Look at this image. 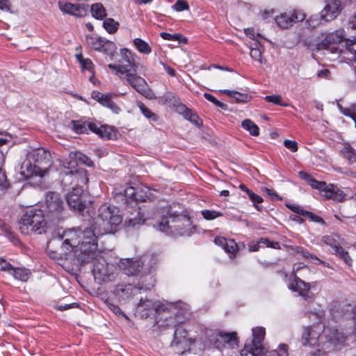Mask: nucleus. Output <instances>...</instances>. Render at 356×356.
Masks as SVG:
<instances>
[{"mask_svg": "<svg viewBox=\"0 0 356 356\" xmlns=\"http://www.w3.org/2000/svg\"><path fill=\"white\" fill-rule=\"evenodd\" d=\"M85 230L81 232L79 229H72L65 231L63 234L54 236L47 244V251L49 257L53 259H62L65 258L72 251L80 261H88L92 254H95V250L83 251V244L89 239L84 237ZM89 245L87 244L86 248Z\"/></svg>", "mask_w": 356, "mask_h": 356, "instance_id": "obj_1", "label": "nucleus"}, {"mask_svg": "<svg viewBox=\"0 0 356 356\" xmlns=\"http://www.w3.org/2000/svg\"><path fill=\"white\" fill-rule=\"evenodd\" d=\"M121 222L122 216L117 207L106 204H102L98 209V214L94 218L92 226L85 229L84 237L89 239V241H86L89 245L87 250L92 251L97 249V236L113 232L116 226ZM86 245L87 243L83 244V251H86Z\"/></svg>", "mask_w": 356, "mask_h": 356, "instance_id": "obj_2", "label": "nucleus"}, {"mask_svg": "<svg viewBox=\"0 0 356 356\" xmlns=\"http://www.w3.org/2000/svg\"><path fill=\"white\" fill-rule=\"evenodd\" d=\"M156 228L172 236H190L194 232L191 219L182 215L172 213L169 210L167 216L162 217Z\"/></svg>", "mask_w": 356, "mask_h": 356, "instance_id": "obj_3", "label": "nucleus"}, {"mask_svg": "<svg viewBox=\"0 0 356 356\" xmlns=\"http://www.w3.org/2000/svg\"><path fill=\"white\" fill-rule=\"evenodd\" d=\"M47 225L44 213L40 209H31L22 215L19 221V229L23 234L38 232L42 234Z\"/></svg>", "mask_w": 356, "mask_h": 356, "instance_id": "obj_4", "label": "nucleus"}, {"mask_svg": "<svg viewBox=\"0 0 356 356\" xmlns=\"http://www.w3.org/2000/svg\"><path fill=\"white\" fill-rule=\"evenodd\" d=\"M95 254L90 258L88 261H81L82 264L92 262L93 267L92 272L95 280L98 283L107 282L112 281L115 278V266L108 263L102 255L97 251V248L95 250Z\"/></svg>", "mask_w": 356, "mask_h": 356, "instance_id": "obj_5", "label": "nucleus"}, {"mask_svg": "<svg viewBox=\"0 0 356 356\" xmlns=\"http://www.w3.org/2000/svg\"><path fill=\"white\" fill-rule=\"evenodd\" d=\"M83 190L81 187L74 186L72 191L66 195L68 205L74 210H77L83 216H88L93 218L95 211L92 203L86 204L83 197Z\"/></svg>", "mask_w": 356, "mask_h": 356, "instance_id": "obj_6", "label": "nucleus"}, {"mask_svg": "<svg viewBox=\"0 0 356 356\" xmlns=\"http://www.w3.org/2000/svg\"><path fill=\"white\" fill-rule=\"evenodd\" d=\"M156 259L153 254H146L140 259H121L119 267L127 275H134L140 272L143 267L149 270L156 264Z\"/></svg>", "mask_w": 356, "mask_h": 356, "instance_id": "obj_7", "label": "nucleus"}, {"mask_svg": "<svg viewBox=\"0 0 356 356\" xmlns=\"http://www.w3.org/2000/svg\"><path fill=\"white\" fill-rule=\"evenodd\" d=\"M131 67L133 68V71L129 69L122 80L126 81L129 85L143 96L149 99H154L156 97L155 95L149 88L147 81L136 74V65H131Z\"/></svg>", "mask_w": 356, "mask_h": 356, "instance_id": "obj_8", "label": "nucleus"}, {"mask_svg": "<svg viewBox=\"0 0 356 356\" xmlns=\"http://www.w3.org/2000/svg\"><path fill=\"white\" fill-rule=\"evenodd\" d=\"M301 342L303 346H314L323 342L322 327L320 324L304 327Z\"/></svg>", "mask_w": 356, "mask_h": 356, "instance_id": "obj_9", "label": "nucleus"}, {"mask_svg": "<svg viewBox=\"0 0 356 356\" xmlns=\"http://www.w3.org/2000/svg\"><path fill=\"white\" fill-rule=\"evenodd\" d=\"M62 183L65 186L74 183L75 186L81 187L82 185L86 184L88 181L87 171L81 168H76L70 171H63Z\"/></svg>", "mask_w": 356, "mask_h": 356, "instance_id": "obj_10", "label": "nucleus"}, {"mask_svg": "<svg viewBox=\"0 0 356 356\" xmlns=\"http://www.w3.org/2000/svg\"><path fill=\"white\" fill-rule=\"evenodd\" d=\"M305 15L300 10H294L281 13L276 16L275 22L281 29H289L296 22H302L305 19Z\"/></svg>", "mask_w": 356, "mask_h": 356, "instance_id": "obj_11", "label": "nucleus"}, {"mask_svg": "<svg viewBox=\"0 0 356 356\" xmlns=\"http://www.w3.org/2000/svg\"><path fill=\"white\" fill-rule=\"evenodd\" d=\"M64 207V202L59 193L49 192L47 193L45 200L46 211L52 216H57L60 214Z\"/></svg>", "mask_w": 356, "mask_h": 356, "instance_id": "obj_12", "label": "nucleus"}, {"mask_svg": "<svg viewBox=\"0 0 356 356\" xmlns=\"http://www.w3.org/2000/svg\"><path fill=\"white\" fill-rule=\"evenodd\" d=\"M88 127L90 131L103 139L113 140L118 138V132L113 127L102 124L99 122H88Z\"/></svg>", "mask_w": 356, "mask_h": 356, "instance_id": "obj_13", "label": "nucleus"}, {"mask_svg": "<svg viewBox=\"0 0 356 356\" xmlns=\"http://www.w3.org/2000/svg\"><path fill=\"white\" fill-rule=\"evenodd\" d=\"M136 311L142 317L147 318L152 312H164V306L159 301L141 298L138 302Z\"/></svg>", "mask_w": 356, "mask_h": 356, "instance_id": "obj_14", "label": "nucleus"}, {"mask_svg": "<svg viewBox=\"0 0 356 356\" xmlns=\"http://www.w3.org/2000/svg\"><path fill=\"white\" fill-rule=\"evenodd\" d=\"M312 285L294 275L293 280L291 284L290 289L298 293L299 296L304 300H309L314 298V294L310 291Z\"/></svg>", "mask_w": 356, "mask_h": 356, "instance_id": "obj_15", "label": "nucleus"}, {"mask_svg": "<svg viewBox=\"0 0 356 356\" xmlns=\"http://www.w3.org/2000/svg\"><path fill=\"white\" fill-rule=\"evenodd\" d=\"M179 318L176 322L172 323V326L176 327L174 333V339L172 341V346H178L179 345H187V331L185 328L179 326L183 323L181 312L176 314Z\"/></svg>", "mask_w": 356, "mask_h": 356, "instance_id": "obj_16", "label": "nucleus"}, {"mask_svg": "<svg viewBox=\"0 0 356 356\" xmlns=\"http://www.w3.org/2000/svg\"><path fill=\"white\" fill-rule=\"evenodd\" d=\"M341 3L339 0H326L323 9L321 11L325 22L334 19L341 11Z\"/></svg>", "mask_w": 356, "mask_h": 356, "instance_id": "obj_17", "label": "nucleus"}, {"mask_svg": "<svg viewBox=\"0 0 356 356\" xmlns=\"http://www.w3.org/2000/svg\"><path fill=\"white\" fill-rule=\"evenodd\" d=\"M343 31L338 30L327 34L323 41L316 44V49L320 51L321 49H326L329 44H337L343 41Z\"/></svg>", "mask_w": 356, "mask_h": 356, "instance_id": "obj_18", "label": "nucleus"}, {"mask_svg": "<svg viewBox=\"0 0 356 356\" xmlns=\"http://www.w3.org/2000/svg\"><path fill=\"white\" fill-rule=\"evenodd\" d=\"M50 153L47 152L42 148L33 149L29 152L26 156L29 158V160L33 163L38 165V166H42L43 164H47L49 161Z\"/></svg>", "mask_w": 356, "mask_h": 356, "instance_id": "obj_19", "label": "nucleus"}, {"mask_svg": "<svg viewBox=\"0 0 356 356\" xmlns=\"http://www.w3.org/2000/svg\"><path fill=\"white\" fill-rule=\"evenodd\" d=\"M141 289H143V287L142 286L136 287L134 286L131 284H118L115 286L113 293L116 296H118L120 298L122 299H126L131 296L136 295L138 292Z\"/></svg>", "mask_w": 356, "mask_h": 356, "instance_id": "obj_20", "label": "nucleus"}, {"mask_svg": "<svg viewBox=\"0 0 356 356\" xmlns=\"http://www.w3.org/2000/svg\"><path fill=\"white\" fill-rule=\"evenodd\" d=\"M42 166H38L37 164L33 163L29 158H26L22 163L20 167V174L25 179H28L33 175H36L39 170L42 169Z\"/></svg>", "mask_w": 356, "mask_h": 356, "instance_id": "obj_21", "label": "nucleus"}, {"mask_svg": "<svg viewBox=\"0 0 356 356\" xmlns=\"http://www.w3.org/2000/svg\"><path fill=\"white\" fill-rule=\"evenodd\" d=\"M323 339L325 338L327 342L333 344L334 346H337L345 341L346 337L337 330H334L333 331L329 330L327 329H324L323 330Z\"/></svg>", "mask_w": 356, "mask_h": 356, "instance_id": "obj_22", "label": "nucleus"}, {"mask_svg": "<svg viewBox=\"0 0 356 356\" xmlns=\"http://www.w3.org/2000/svg\"><path fill=\"white\" fill-rule=\"evenodd\" d=\"M321 193L327 199H332L337 202H341L345 197L343 192L333 184L328 186L326 184V188Z\"/></svg>", "mask_w": 356, "mask_h": 356, "instance_id": "obj_23", "label": "nucleus"}, {"mask_svg": "<svg viewBox=\"0 0 356 356\" xmlns=\"http://www.w3.org/2000/svg\"><path fill=\"white\" fill-rule=\"evenodd\" d=\"M125 197L133 199L136 201L145 202L147 195L140 188L128 186L124 190Z\"/></svg>", "mask_w": 356, "mask_h": 356, "instance_id": "obj_24", "label": "nucleus"}, {"mask_svg": "<svg viewBox=\"0 0 356 356\" xmlns=\"http://www.w3.org/2000/svg\"><path fill=\"white\" fill-rule=\"evenodd\" d=\"M345 49L343 50V57L350 61L356 62V36L344 41Z\"/></svg>", "mask_w": 356, "mask_h": 356, "instance_id": "obj_25", "label": "nucleus"}, {"mask_svg": "<svg viewBox=\"0 0 356 356\" xmlns=\"http://www.w3.org/2000/svg\"><path fill=\"white\" fill-rule=\"evenodd\" d=\"M264 351L263 346L256 345L250 341L245 344L244 348L241 351V356H259L264 353Z\"/></svg>", "mask_w": 356, "mask_h": 356, "instance_id": "obj_26", "label": "nucleus"}, {"mask_svg": "<svg viewBox=\"0 0 356 356\" xmlns=\"http://www.w3.org/2000/svg\"><path fill=\"white\" fill-rule=\"evenodd\" d=\"M91 95L94 99L97 100L99 104L106 108L112 111L118 109L117 105L111 99L108 95L102 94L97 91H93Z\"/></svg>", "mask_w": 356, "mask_h": 356, "instance_id": "obj_27", "label": "nucleus"}, {"mask_svg": "<svg viewBox=\"0 0 356 356\" xmlns=\"http://www.w3.org/2000/svg\"><path fill=\"white\" fill-rule=\"evenodd\" d=\"M145 218H143V214L140 211V209L138 208L134 210L130 216L125 219V224L128 227H136V225L143 224Z\"/></svg>", "mask_w": 356, "mask_h": 356, "instance_id": "obj_28", "label": "nucleus"}, {"mask_svg": "<svg viewBox=\"0 0 356 356\" xmlns=\"http://www.w3.org/2000/svg\"><path fill=\"white\" fill-rule=\"evenodd\" d=\"M59 161L65 168L64 171H70L78 168L74 152H70L67 156L59 159Z\"/></svg>", "mask_w": 356, "mask_h": 356, "instance_id": "obj_29", "label": "nucleus"}, {"mask_svg": "<svg viewBox=\"0 0 356 356\" xmlns=\"http://www.w3.org/2000/svg\"><path fill=\"white\" fill-rule=\"evenodd\" d=\"M163 98L166 102L172 105V108L175 109L177 111H189L186 106L180 102L179 99L175 97L172 93H165Z\"/></svg>", "mask_w": 356, "mask_h": 356, "instance_id": "obj_30", "label": "nucleus"}, {"mask_svg": "<svg viewBox=\"0 0 356 356\" xmlns=\"http://www.w3.org/2000/svg\"><path fill=\"white\" fill-rule=\"evenodd\" d=\"M322 240L326 245H329L332 248L333 253L337 252V250L341 248L339 243L340 237L337 234L324 236Z\"/></svg>", "mask_w": 356, "mask_h": 356, "instance_id": "obj_31", "label": "nucleus"}, {"mask_svg": "<svg viewBox=\"0 0 356 356\" xmlns=\"http://www.w3.org/2000/svg\"><path fill=\"white\" fill-rule=\"evenodd\" d=\"M323 17V16L321 13L312 15L306 21L307 27L308 29H313L321 25L323 22H326L325 18Z\"/></svg>", "mask_w": 356, "mask_h": 356, "instance_id": "obj_32", "label": "nucleus"}, {"mask_svg": "<svg viewBox=\"0 0 356 356\" xmlns=\"http://www.w3.org/2000/svg\"><path fill=\"white\" fill-rule=\"evenodd\" d=\"M262 47L261 42L259 40L254 42V44H251L250 47V56L255 60L259 62L260 63H263L262 60V53L261 50V47Z\"/></svg>", "mask_w": 356, "mask_h": 356, "instance_id": "obj_33", "label": "nucleus"}, {"mask_svg": "<svg viewBox=\"0 0 356 356\" xmlns=\"http://www.w3.org/2000/svg\"><path fill=\"white\" fill-rule=\"evenodd\" d=\"M90 12L92 17L97 19H102L106 16L104 6L99 3L92 4L90 8Z\"/></svg>", "mask_w": 356, "mask_h": 356, "instance_id": "obj_34", "label": "nucleus"}, {"mask_svg": "<svg viewBox=\"0 0 356 356\" xmlns=\"http://www.w3.org/2000/svg\"><path fill=\"white\" fill-rule=\"evenodd\" d=\"M134 44L136 49L141 54H149L152 51V48L149 44L140 38H135L134 40Z\"/></svg>", "mask_w": 356, "mask_h": 356, "instance_id": "obj_35", "label": "nucleus"}, {"mask_svg": "<svg viewBox=\"0 0 356 356\" xmlns=\"http://www.w3.org/2000/svg\"><path fill=\"white\" fill-rule=\"evenodd\" d=\"M242 127L249 131L250 134L253 136L259 135V129L258 126L250 119L243 120L241 123Z\"/></svg>", "mask_w": 356, "mask_h": 356, "instance_id": "obj_36", "label": "nucleus"}, {"mask_svg": "<svg viewBox=\"0 0 356 356\" xmlns=\"http://www.w3.org/2000/svg\"><path fill=\"white\" fill-rule=\"evenodd\" d=\"M11 274L15 279L22 282H26L30 277L31 271L26 268H13Z\"/></svg>", "mask_w": 356, "mask_h": 356, "instance_id": "obj_37", "label": "nucleus"}, {"mask_svg": "<svg viewBox=\"0 0 356 356\" xmlns=\"http://www.w3.org/2000/svg\"><path fill=\"white\" fill-rule=\"evenodd\" d=\"M220 92H223L234 98L236 102H247L250 99V97L247 94L241 93L234 90H221Z\"/></svg>", "mask_w": 356, "mask_h": 356, "instance_id": "obj_38", "label": "nucleus"}, {"mask_svg": "<svg viewBox=\"0 0 356 356\" xmlns=\"http://www.w3.org/2000/svg\"><path fill=\"white\" fill-rule=\"evenodd\" d=\"M252 336L253 339L251 341L252 343L256 345L262 346V341L264 339L265 336V329L262 327H257L252 329Z\"/></svg>", "mask_w": 356, "mask_h": 356, "instance_id": "obj_39", "label": "nucleus"}, {"mask_svg": "<svg viewBox=\"0 0 356 356\" xmlns=\"http://www.w3.org/2000/svg\"><path fill=\"white\" fill-rule=\"evenodd\" d=\"M341 154L350 164H352L356 161V151L351 147H344L341 150Z\"/></svg>", "mask_w": 356, "mask_h": 356, "instance_id": "obj_40", "label": "nucleus"}, {"mask_svg": "<svg viewBox=\"0 0 356 356\" xmlns=\"http://www.w3.org/2000/svg\"><path fill=\"white\" fill-rule=\"evenodd\" d=\"M288 345L281 343L277 349L266 352L264 356H289Z\"/></svg>", "mask_w": 356, "mask_h": 356, "instance_id": "obj_41", "label": "nucleus"}, {"mask_svg": "<svg viewBox=\"0 0 356 356\" xmlns=\"http://www.w3.org/2000/svg\"><path fill=\"white\" fill-rule=\"evenodd\" d=\"M88 123L83 122L82 120H72V130L76 134H88Z\"/></svg>", "mask_w": 356, "mask_h": 356, "instance_id": "obj_42", "label": "nucleus"}, {"mask_svg": "<svg viewBox=\"0 0 356 356\" xmlns=\"http://www.w3.org/2000/svg\"><path fill=\"white\" fill-rule=\"evenodd\" d=\"M87 13V6L84 3H73V8H71L70 15L76 17H83Z\"/></svg>", "mask_w": 356, "mask_h": 356, "instance_id": "obj_43", "label": "nucleus"}, {"mask_svg": "<svg viewBox=\"0 0 356 356\" xmlns=\"http://www.w3.org/2000/svg\"><path fill=\"white\" fill-rule=\"evenodd\" d=\"M160 35L163 40H166L177 41L179 43H186L187 42V39L179 33L170 34L166 32H162L160 33Z\"/></svg>", "mask_w": 356, "mask_h": 356, "instance_id": "obj_44", "label": "nucleus"}, {"mask_svg": "<svg viewBox=\"0 0 356 356\" xmlns=\"http://www.w3.org/2000/svg\"><path fill=\"white\" fill-rule=\"evenodd\" d=\"M118 22H115L112 18H107L104 20L103 23V26L104 29L109 33H114L117 31L118 29Z\"/></svg>", "mask_w": 356, "mask_h": 356, "instance_id": "obj_45", "label": "nucleus"}, {"mask_svg": "<svg viewBox=\"0 0 356 356\" xmlns=\"http://www.w3.org/2000/svg\"><path fill=\"white\" fill-rule=\"evenodd\" d=\"M218 336L226 343L233 346L236 343V338L234 333L218 332Z\"/></svg>", "mask_w": 356, "mask_h": 356, "instance_id": "obj_46", "label": "nucleus"}, {"mask_svg": "<svg viewBox=\"0 0 356 356\" xmlns=\"http://www.w3.org/2000/svg\"><path fill=\"white\" fill-rule=\"evenodd\" d=\"M184 118L194 124L197 127L202 125V120L197 115V113H181Z\"/></svg>", "mask_w": 356, "mask_h": 356, "instance_id": "obj_47", "label": "nucleus"}, {"mask_svg": "<svg viewBox=\"0 0 356 356\" xmlns=\"http://www.w3.org/2000/svg\"><path fill=\"white\" fill-rule=\"evenodd\" d=\"M225 251L230 254V257L234 256L238 250V244L233 239H227L224 248Z\"/></svg>", "mask_w": 356, "mask_h": 356, "instance_id": "obj_48", "label": "nucleus"}, {"mask_svg": "<svg viewBox=\"0 0 356 356\" xmlns=\"http://www.w3.org/2000/svg\"><path fill=\"white\" fill-rule=\"evenodd\" d=\"M334 254L342 259L348 266H352L353 260L351 257H350L348 252L346 251L342 247L340 248L337 252H334Z\"/></svg>", "mask_w": 356, "mask_h": 356, "instance_id": "obj_49", "label": "nucleus"}, {"mask_svg": "<svg viewBox=\"0 0 356 356\" xmlns=\"http://www.w3.org/2000/svg\"><path fill=\"white\" fill-rule=\"evenodd\" d=\"M108 67L111 70H115L116 75H118L122 80L129 70V68L126 65H116L113 64H109Z\"/></svg>", "mask_w": 356, "mask_h": 356, "instance_id": "obj_50", "label": "nucleus"}, {"mask_svg": "<svg viewBox=\"0 0 356 356\" xmlns=\"http://www.w3.org/2000/svg\"><path fill=\"white\" fill-rule=\"evenodd\" d=\"M296 213L299 215L303 216L305 217L309 218L311 220L316 221V222H320L322 220V219L320 217L314 215V213H312L310 211H305V209H303V208L302 207H300L299 205H298V209L296 210Z\"/></svg>", "mask_w": 356, "mask_h": 356, "instance_id": "obj_51", "label": "nucleus"}, {"mask_svg": "<svg viewBox=\"0 0 356 356\" xmlns=\"http://www.w3.org/2000/svg\"><path fill=\"white\" fill-rule=\"evenodd\" d=\"M246 194L249 199L254 203V207L256 208V209L257 211H261V207L258 206L257 204L262 202L263 198L250 190Z\"/></svg>", "mask_w": 356, "mask_h": 356, "instance_id": "obj_52", "label": "nucleus"}, {"mask_svg": "<svg viewBox=\"0 0 356 356\" xmlns=\"http://www.w3.org/2000/svg\"><path fill=\"white\" fill-rule=\"evenodd\" d=\"M201 214L206 220H213L218 217L222 216V213L216 211H211V210H202L201 211Z\"/></svg>", "mask_w": 356, "mask_h": 356, "instance_id": "obj_53", "label": "nucleus"}, {"mask_svg": "<svg viewBox=\"0 0 356 356\" xmlns=\"http://www.w3.org/2000/svg\"><path fill=\"white\" fill-rule=\"evenodd\" d=\"M74 152L76 154V162L79 161L81 163H82L88 166L92 165L93 162L88 156H87L86 155H85L79 152Z\"/></svg>", "mask_w": 356, "mask_h": 356, "instance_id": "obj_54", "label": "nucleus"}, {"mask_svg": "<svg viewBox=\"0 0 356 356\" xmlns=\"http://www.w3.org/2000/svg\"><path fill=\"white\" fill-rule=\"evenodd\" d=\"M105 304L108 308L117 316H122L125 318H128L126 314L121 310V309L116 305L110 302L108 300L105 301Z\"/></svg>", "mask_w": 356, "mask_h": 356, "instance_id": "obj_55", "label": "nucleus"}, {"mask_svg": "<svg viewBox=\"0 0 356 356\" xmlns=\"http://www.w3.org/2000/svg\"><path fill=\"white\" fill-rule=\"evenodd\" d=\"M204 96L208 101L213 103L215 105L218 106L219 108L224 109V110L227 109V106L225 104L217 100L216 98L215 97H213L212 95L206 92L204 94Z\"/></svg>", "mask_w": 356, "mask_h": 356, "instance_id": "obj_56", "label": "nucleus"}, {"mask_svg": "<svg viewBox=\"0 0 356 356\" xmlns=\"http://www.w3.org/2000/svg\"><path fill=\"white\" fill-rule=\"evenodd\" d=\"M172 8L177 11L181 12L183 10H189V6L188 4L182 0H178L173 6Z\"/></svg>", "mask_w": 356, "mask_h": 356, "instance_id": "obj_57", "label": "nucleus"}, {"mask_svg": "<svg viewBox=\"0 0 356 356\" xmlns=\"http://www.w3.org/2000/svg\"><path fill=\"white\" fill-rule=\"evenodd\" d=\"M309 185L312 188L318 190L321 193L326 188V183L324 181H319L315 179L310 180Z\"/></svg>", "mask_w": 356, "mask_h": 356, "instance_id": "obj_58", "label": "nucleus"}, {"mask_svg": "<svg viewBox=\"0 0 356 356\" xmlns=\"http://www.w3.org/2000/svg\"><path fill=\"white\" fill-rule=\"evenodd\" d=\"M266 101L269 102H272L275 104H280L283 106H288L289 105L287 104H283L282 103V98L279 95H270L266 97Z\"/></svg>", "mask_w": 356, "mask_h": 356, "instance_id": "obj_59", "label": "nucleus"}, {"mask_svg": "<svg viewBox=\"0 0 356 356\" xmlns=\"http://www.w3.org/2000/svg\"><path fill=\"white\" fill-rule=\"evenodd\" d=\"M59 8L65 13L70 14L71 8H73V3H67L64 1H59Z\"/></svg>", "mask_w": 356, "mask_h": 356, "instance_id": "obj_60", "label": "nucleus"}, {"mask_svg": "<svg viewBox=\"0 0 356 356\" xmlns=\"http://www.w3.org/2000/svg\"><path fill=\"white\" fill-rule=\"evenodd\" d=\"M244 32L247 36H248L250 39L255 40L256 42L258 40L257 38H263L259 33H257L255 35L253 28L244 29Z\"/></svg>", "mask_w": 356, "mask_h": 356, "instance_id": "obj_61", "label": "nucleus"}, {"mask_svg": "<svg viewBox=\"0 0 356 356\" xmlns=\"http://www.w3.org/2000/svg\"><path fill=\"white\" fill-rule=\"evenodd\" d=\"M284 145L293 152L298 150V143L295 140L286 139L284 141Z\"/></svg>", "mask_w": 356, "mask_h": 356, "instance_id": "obj_62", "label": "nucleus"}, {"mask_svg": "<svg viewBox=\"0 0 356 356\" xmlns=\"http://www.w3.org/2000/svg\"><path fill=\"white\" fill-rule=\"evenodd\" d=\"M8 187L6 176L3 172H0V195Z\"/></svg>", "mask_w": 356, "mask_h": 356, "instance_id": "obj_63", "label": "nucleus"}, {"mask_svg": "<svg viewBox=\"0 0 356 356\" xmlns=\"http://www.w3.org/2000/svg\"><path fill=\"white\" fill-rule=\"evenodd\" d=\"M348 25V28L356 30V11L350 16Z\"/></svg>", "mask_w": 356, "mask_h": 356, "instance_id": "obj_64", "label": "nucleus"}]
</instances>
